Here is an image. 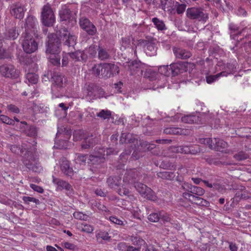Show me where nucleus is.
Masks as SVG:
<instances>
[{
  "mask_svg": "<svg viewBox=\"0 0 251 251\" xmlns=\"http://www.w3.org/2000/svg\"><path fill=\"white\" fill-rule=\"evenodd\" d=\"M164 132L170 134H186L188 133L186 130L176 127L166 128L164 129Z\"/></svg>",
  "mask_w": 251,
  "mask_h": 251,
  "instance_id": "b1692460",
  "label": "nucleus"
},
{
  "mask_svg": "<svg viewBox=\"0 0 251 251\" xmlns=\"http://www.w3.org/2000/svg\"><path fill=\"white\" fill-rule=\"evenodd\" d=\"M59 15L61 22H64L66 24H70V25H73L75 23V18L72 15L67 6L64 5L62 7Z\"/></svg>",
  "mask_w": 251,
  "mask_h": 251,
  "instance_id": "6e6552de",
  "label": "nucleus"
},
{
  "mask_svg": "<svg viewBox=\"0 0 251 251\" xmlns=\"http://www.w3.org/2000/svg\"><path fill=\"white\" fill-rule=\"evenodd\" d=\"M99 57L101 59H105L108 58V54L105 50L100 49L99 50Z\"/></svg>",
  "mask_w": 251,
  "mask_h": 251,
  "instance_id": "8fccbe9b",
  "label": "nucleus"
},
{
  "mask_svg": "<svg viewBox=\"0 0 251 251\" xmlns=\"http://www.w3.org/2000/svg\"><path fill=\"white\" fill-rule=\"evenodd\" d=\"M101 70H102V64H97L93 67L92 73L96 75H101Z\"/></svg>",
  "mask_w": 251,
  "mask_h": 251,
  "instance_id": "79ce46f5",
  "label": "nucleus"
},
{
  "mask_svg": "<svg viewBox=\"0 0 251 251\" xmlns=\"http://www.w3.org/2000/svg\"><path fill=\"white\" fill-rule=\"evenodd\" d=\"M8 108L10 111L14 113H18L20 111L19 109L14 105L11 104L8 105Z\"/></svg>",
  "mask_w": 251,
  "mask_h": 251,
  "instance_id": "bf43d9fd",
  "label": "nucleus"
},
{
  "mask_svg": "<svg viewBox=\"0 0 251 251\" xmlns=\"http://www.w3.org/2000/svg\"><path fill=\"white\" fill-rule=\"evenodd\" d=\"M53 182L56 184V189L57 190H62L63 189L69 190L71 188V185L68 183L63 180L53 178Z\"/></svg>",
  "mask_w": 251,
  "mask_h": 251,
  "instance_id": "412c9836",
  "label": "nucleus"
},
{
  "mask_svg": "<svg viewBox=\"0 0 251 251\" xmlns=\"http://www.w3.org/2000/svg\"><path fill=\"white\" fill-rule=\"evenodd\" d=\"M181 121L188 124L196 123L199 121V117L195 115H186L181 117Z\"/></svg>",
  "mask_w": 251,
  "mask_h": 251,
  "instance_id": "a878e982",
  "label": "nucleus"
},
{
  "mask_svg": "<svg viewBox=\"0 0 251 251\" xmlns=\"http://www.w3.org/2000/svg\"><path fill=\"white\" fill-rule=\"evenodd\" d=\"M30 186L33 190L40 193H42L44 191L42 187L38 186L35 184H31L30 185Z\"/></svg>",
  "mask_w": 251,
  "mask_h": 251,
  "instance_id": "4d7b16f0",
  "label": "nucleus"
},
{
  "mask_svg": "<svg viewBox=\"0 0 251 251\" xmlns=\"http://www.w3.org/2000/svg\"><path fill=\"white\" fill-rule=\"evenodd\" d=\"M201 142L204 144H206L208 147L211 149H216V143L214 141V139L205 138L201 140Z\"/></svg>",
  "mask_w": 251,
  "mask_h": 251,
  "instance_id": "58836bf2",
  "label": "nucleus"
},
{
  "mask_svg": "<svg viewBox=\"0 0 251 251\" xmlns=\"http://www.w3.org/2000/svg\"><path fill=\"white\" fill-rule=\"evenodd\" d=\"M68 147V142L66 140L59 141L58 142L57 140L55 141L54 147L57 149H67Z\"/></svg>",
  "mask_w": 251,
  "mask_h": 251,
  "instance_id": "c9c22d12",
  "label": "nucleus"
},
{
  "mask_svg": "<svg viewBox=\"0 0 251 251\" xmlns=\"http://www.w3.org/2000/svg\"><path fill=\"white\" fill-rule=\"evenodd\" d=\"M229 248L231 251H237V246L232 243L229 245Z\"/></svg>",
  "mask_w": 251,
  "mask_h": 251,
  "instance_id": "774afa93",
  "label": "nucleus"
},
{
  "mask_svg": "<svg viewBox=\"0 0 251 251\" xmlns=\"http://www.w3.org/2000/svg\"><path fill=\"white\" fill-rule=\"evenodd\" d=\"M41 17L43 24L47 26L52 25L55 20L54 13L48 4L43 7Z\"/></svg>",
  "mask_w": 251,
  "mask_h": 251,
  "instance_id": "20e7f679",
  "label": "nucleus"
},
{
  "mask_svg": "<svg viewBox=\"0 0 251 251\" xmlns=\"http://www.w3.org/2000/svg\"><path fill=\"white\" fill-rule=\"evenodd\" d=\"M172 0H161V6L165 11H170L172 7Z\"/></svg>",
  "mask_w": 251,
  "mask_h": 251,
  "instance_id": "bb28decb",
  "label": "nucleus"
},
{
  "mask_svg": "<svg viewBox=\"0 0 251 251\" xmlns=\"http://www.w3.org/2000/svg\"><path fill=\"white\" fill-rule=\"evenodd\" d=\"M134 187L144 198L153 201L156 200L154 193L146 185L142 183H137L135 185Z\"/></svg>",
  "mask_w": 251,
  "mask_h": 251,
  "instance_id": "1a4fd4ad",
  "label": "nucleus"
},
{
  "mask_svg": "<svg viewBox=\"0 0 251 251\" xmlns=\"http://www.w3.org/2000/svg\"><path fill=\"white\" fill-rule=\"evenodd\" d=\"M158 176L162 178L169 179L173 177V174H170L168 172H163L159 173Z\"/></svg>",
  "mask_w": 251,
  "mask_h": 251,
  "instance_id": "09e8293b",
  "label": "nucleus"
},
{
  "mask_svg": "<svg viewBox=\"0 0 251 251\" xmlns=\"http://www.w3.org/2000/svg\"><path fill=\"white\" fill-rule=\"evenodd\" d=\"M159 73L163 75L158 79L160 87H163L167 82L166 76H169L171 75V69L168 65L161 66L158 68Z\"/></svg>",
  "mask_w": 251,
  "mask_h": 251,
  "instance_id": "ddd939ff",
  "label": "nucleus"
},
{
  "mask_svg": "<svg viewBox=\"0 0 251 251\" xmlns=\"http://www.w3.org/2000/svg\"><path fill=\"white\" fill-rule=\"evenodd\" d=\"M173 51L176 57L178 58L185 59L191 56V53L185 50L174 48Z\"/></svg>",
  "mask_w": 251,
  "mask_h": 251,
  "instance_id": "5701e85b",
  "label": "nucleus"
},
{
  "mask_svg": "<svg viewBox=\"0 0 251 251\" xmlns=\"http://www.w3.org/2000/svg\"><path fill=\"white\" fill-rule=\"evenodd\" d=\"M102 152H103V150L101 149L99 152L100 154L91 155L90 156V161L93 162V163L95 162H101L104 159V156L105 155V152H106L107 155L114 153L113 150L111 148L107 149L106 150H104L103 153H102Z\"/></svg>",
  "mask_w": 251,
  "mask_h": 251,
  "instance_id": "dca6fc26",
  "label": "nucleus"
},
{
  "mask_svg": "<svg viewBox=\"0 0 251 251\" xmlns=\"http://www.w3.org/2000/svg\"><path fill=\"white\" fill-rule=\"evenodd\" d=\"M86 161V156L84 155L78 154L75 157V161L76 164H79L80 166H83L85 164Z\"/></svg>",
  "mask_w": 251,
  "mask_h": 251,
  "instance_id": "7c9ffc66",
  "label": "nucleus"
},
{
  "mask_svg": "<svg viewBox=\"0 0 251 251\" xmlns=\"http://www.w3.org/2000/svg\"><path fill=\"white\" fill-rule=\"evenodd\" d=\"M214 141L216 143V150L221 151L222 149L226 148L227 146V143L222 140L214 138Z\"/></svg>",
  "mask_w": 251,
  "mask_h": 251,
  "instance_id": "c85d7f7f",
  "label": "nucleus"
},
{
  "mask_svg": "<svg viewBox=\"0 0 251 251\" xmlns=\"http://www.w3.org/2000/svg\"><path fill=\"white\" fill-rule=\"evenodd\" d=\"M1 74L7 77L16 78L19 76V72L11 65H4L0 67Z\"/></svg>",
  "mask_w": 251,
  "mask_h": 251,
  "instance_id": "f8f14e48",
  "label": "nucleus"
},
{
  "mask_svg": "<svg viewBox=\"0 0 251 251\" xmlns=\"http://www.w3.org/2000/svg\"><path fill=\"white\" fill-rule=\"evenodd\" d=\"M48 38L46 52L49 55V61L53 65L58 66L60 64V57L58 54L60 51L58 41L55 44L52 38L48 37Z\"/></svg>",
  "mask_w": 251,
  "mask_h": 251,
  "instance_id": "f03ea898",
  "label": "nucleus"
},
{
  "mask_svg": "<svg viewBox=\"0 0 251 251\" xmlns=\"http://www.w3.org/2000/svg\"><path fill=\"white\" fill-rule=\"evenodd\" d=\"M187 16L192 19H197L200 21L205 22L208 19L207 15L203 12V10L199 8L192 7L187 9Z\"/></svg>",
  "mask_w": 251,
  "mask_h": 251,
  "instance_id": "0eeeda50",
  "label": "nucleus"
},
{
  "mask_svg": "<svg viewBox=\"0 0 251 251\" xmlns=\"http://www.w3.org/2000/svg\"><path fill=\"white\" fill-rule=\"evenodd\" d=\"M119 193L120 195H125L126 196L129 193V191L128 189H126L125 187H123L122 188H120L119 190Z\"/></svg>",
  "mask_w": 251,
  "mask_h": 251,
  "instance_id": "0e129e2a",
  "label": "nucleus"
},
{
  "mask_svg": "<svg viewBox=\"0 0 251 251\" xmlns=\"http://www.w3.org/2000/svg\"><path fill=\"white\" fill-rule=\"evenodd\" d=\"M186 6L185 4L184 3L179 4L176 9L177 13L178 14L182 13L184 11Z\"/></svg>",
  "mask_w": 251,
  "mask_h": 251,
  "instance_id": "13d9d810",
  "label": "nucleus"
},
{
  "mask_svg": "<svg viewBox=\"0 0 251 251\" xmlns=\"http://www.w3.org/2000/svg\"><path fill=\"white\" fill-rule=\"evenodd\" d=\"M97 46H91L88 49L84 51H77L71 54V57L75 61H81L85 60L87 57V53L90 56H94L97 53Z\"/></svg>",
  "mask_w": 251,
  "mask_h": 251,
  "instance_id": "39448f33",
  "label": "nucleus"
},
{
  "mask_svg": "<svg viewBox=\"0 0 251 251\" xmlns=\"http://www.w3.org/2000/svg\"><path fill=\"white\" fill-rule=\"evenodd\" d=\"M177 151L180 152L181 153H193L194 152L190 149L189 147L185 146V147H179L177 148Z\"/></svg>",
  "mask_w": 251,
  "mask_h": 251,
  "instance_id": "c03bdc74",
  "label": "nucleus"
},
{
  "mask_svg": "<svg viewBox=\"0 0 251 251\" xmlns=\"http://www.w3.org/2000/svg\"><path fill=\"white\" fill-rule=\"evenodd\" d=\"M95 193L98 196H100L101 197L104 196L105 194L100 189H97L95 191Z\"/></svg>",
  "mask_w": 251,
  "mask_h": 251,
  "instance_id": "338daca9",
  "label": "nucleus"
},
{
  "mask_svg": "<svg viewBox=\"0 0 251 251\" xmlns=\"http://www.w3.org/2000/svg\"><path fill=\"white\" fill-rule=\"evenodd\" d=\"M25 10L24 5L20 3H17L11 9V14L16 18L21 19L24 17Z\"/></svg>",
  "mask_w": 251,
  "mask_h": 251,
  "instance_id": "f3484780",
  "label": "nucleus"
},
{
  "mask_svg": "<svg viewBox=\"0 0 251 251\" xmlns=\"http://www.w3.org/2000/svg\"><path fill=\"white\" fill-rule=\"evenodd\" d=\"M129 40L127 39H123L121 44V50L126 49V48L129 47Z\"/></svg>",
  "mask_w": 251,
  "mask_h": 251,
  "instance_id": "603ef678",
  "label": "nucleus"
},
{
  "mask_svg": "<svg viewBox=\"0 0 251 251\" xmlns=\"http://www.w3.org/2000/svg\"><path fill=\"white\" fill-rule=\"evenodd\" d=\"M133 245L137 247L128 246L127 251H144L146 248L145 241L138 237H133L131 239Z\"/></svg>",
  "mask_w": 251,
  "mask_h": 251,
  "instance_id": "4468645a",
  "label": "nucleus"
},
{
  "mask_svg": "<svg viewBox=\"0 0 251 251\" xmlns=\"http://www.w3.org/2000/svg\"><path fill=\"white\" fill-rule=\"evenodd\" d=\"M192 193L184 192L183 193V196L184 198L188 199L190 201H192L194 199H195V195L192 194Z\"/></svg>",
  "mask_w": 251,
  "mask_h": 251,
  "instance_id": "5fc2aeb1",
  "label": "nucleus"
},
{
  "mask_svg": "<svg viewBox=\"0 0 251 251\" xmlns=\"http://www.w3.org/2000/svg\"><path fill=\"white\" fill-rule=\"evenodd\" d=\"M18 34L14 29L9 30L6 33V38L9 39L14 40L18 37Z\"/></svg>",
  "mask_w": 251,
  "mask_h": 251,
  "instance_id": "ea45409f",
  "label": "nucleus"
},
{
  "mask_svg": "<svg viewBox=\"0 0 251 251\" xmlns=\"http://www.w3.org/2000/svg\"><path fill=\"white\" fill-rule=\"evenodd\" d=\"M189 188L190 189V192L191 193L195 194L197 195L202 196L204 193V190L201 187L191 186L190 188Z\"/></svg>",
  "mask_w": 251,
  "mask_h": 251,
  "instance_id": "72a5a7b5",
  "label": "nucleus"
},
{
  "mask_svg": "<svg viewBox=\"0 0 251 251\" xmlns=\"http://www.w3.org/2000/svg\"><path fill=\"white\" fill-rule=\"evenodd\" d=\"M82 92L83 97L88 99V97H91L93 96V89L92 87L86 85L83 87Z\"/></svg>",
  "mask_w": 251,
  "mask_h": 251,
  "instance_id": "c756f323",
  "label": "nucleus"
},
{
  "mask_svg": "<svg viewBox=\"0 0 251 251\" xmlns=\"http://www.w3.org/2000/svg\"><path fill=\"white\" fill-rule=\"evenodd\" d=\"M49 37L52 38L55 43L58 41L59 46L61 40L64 41L65 45L68 46H74L76 41V36L71 34L66 28L57 31L56 35L50 34Z\"/></svg>",
  "mask_w": 251,
  "mask_h": 251,
  "instance_id": "7ed1b4c3",
  "label": "nucleus"
},
{
  "mask_svg": "<svg viewBox=\"0 0 251 251\" xmlns=\"http://www.w3.org/2000/svg\"><path fill=\"white\" fill-rule=\"evenodd\" d=\"M234 158L236 160L240 161L247 158V155L243 152H240L234 155Z\"/></svg>",
  "mask_w": 251,
  "mask_h": 251,
  "instance_id": "de8ad7c7",
  "label": "nucleus"
},
{
  "mask_svg": "<svg viewBox=\"0 0 251 251\" xmlns=\"http://www.w3.org/2000/svg\"><path fill=\"white\" fill-rule=\"evenodd\" d=\"M110 76L119 73V67L114 64H110Z\"/></svg>",
  "mask_w": 251,
  "mask_h": 251,
  "instance_id": "49530a36",
  "label": "nucleus"
},
{
  "mask_svg": "<svg viewBox=\"0 0 251 251\" xmlns=\"http://www.w3.org/2000/svg\"><path fill=\"white\" fill-rule=\"evenodd\" d=\"M23 200L25 201V202H28V201H33V202H35L36 201V199L33 198H32V197H25L23 198Z\"/></svg>",
  "mask_w": 251,
  "mask_h": 251,
  "instance_id": "69168bd1",
  "label": "nucleus"
},
{
  "mask_svg": "<svg viewBox=\"0 0 251 251\" xmlns=\"http://www.w3.org/2000/svg\"><path fill=\"white\" fill-rule=\"evenodd\" d=\"M194 66L193 64L188 62L176 63L171 64L170 69H171V74L175 75L179 73L187 71L188 67L190 68Z\"/></svg>",
  "mask_w": 251,
  "mask_h": 251,
  "instance_id": "9b49d317",
  "label": "nucleus"
},
{
  "mask_svg": "<svg viewBox=\"0 0 251 251\" xmlns=\"http://www.w3.org/2000/svg\"><path fill=\"white\" fill-rule=\"evenodd\" d=\"M60 168L62 171L66 175L71 176L73 175V170L70 167L68 160L63 159L61 162Z\"/></svg>",
  "mask_w": 251,
  "mask_h": 251,
  "instance_id": "aec40b11",
  "label": "nucleus"
},
{
  "mask_svg": "<svg viewBox=\"0 0 251 251\" xmlns=\"http://www.w3.org/2000/svg\"><path fill=\"white\" fill-rule=\"evenodd\" d=\"M62 246L65 248L66 249L70 250H74L75 249V246L71 244L69 242H64L61 244Z\"/></svg>",
  "mask_w": 251,
  "mask_h": 251,
  "instance_id": "6e6d98bb",
  "label": "nucleus"
},
{
  "mask_svg": "<svg viewBox=\"0 0 251 251\" xmlns=\"http://www.w3.org/2000/svg\"><path fill=\"white\" fill-rule=\"evenodd\" d=\"M236 62L227 64L219 62L215 69L211 68L206 73L207 83L211 84L222 77H226L228 75L234 73L236 71Z\"/></svg>",
  "mask_w": 251,
  "mask_h": 251,
  "instance_id": "f257e3e1",
  "label": "nucleus"
},
{
  "mask_svg": "<svg viewBox=\"0 0 251 251\" xmlns=\"http://www.w3.org/2000/svg\"><path fill=\"white\" fill-rule=\"evenodd\" d=\"M26 78L30 83L35 84L38 82V76L33 73H28L26 75Z\"/></svg>",
  "mask_w": 251,
  "mask_h": 251,
  "instance_id": "2f4dec72",
  "label": "nucleus"
},
{
  "mask_svg": "<svg viewBox=\"0 0 251 251\" xmlns=\"http://www.w3.org/2000/svg\"><path fill=\"white\" fill-rule=\"evenodd\" d=\"M152 22L158 30H162L165 29V26L163 21L155 18L152 19Z\"/></svg>",
  "mask_w": 251,
  "mask_h": 251,
  "instance_id": "f704fd0d",
  "label": "nucleus"
},
{
  "mask_svg": "<svg viewBox=\"0 0 251 251\" xmlns=\"http://www.w3.org/2000/svg\"><path fill=\"white\" fill-rule=\"evenodd\" d=\"M97 115L103 119H108L111 116V112L108 110H102L98 113Z\"/></svg>",
  "mask_w": 251,
  "mask_h": 251,
  "instance_id": "a19ab883",
  "label": "nucleus"
},
{
  "mask_svg": "<svg viewBox=\"0 0 251 251\" xmlns=\"http://www.w3.org/2000/svg\"><path fill=\"white\" fill-rule=\"evenodd\" d=\"M22 46L24 50L27 53H31L37 50L38 44L34 39L28 34H26L24 37Z\"/></svg>",
  "mask_w": 251,
  "mask_h": 251,
  "instance_id": "423d86ee",
  "label": "nucleus"
},
{
  "mask_svg": "<svg viewBox=\"0 0 251 251\" xmlns=\"http://www.w3.org/2000/svg\"><path fill=\"white\" fill-rule=\"evenodd\" d=\"M52 91L53 93L59 91L66 86V80L63 75L58 74H54L52 77Z\"/></svg>",
  "mask_w": 251,
  "mask_h": 251,
  "instance_id": "9d476101",
  "label": "nucleus"
},
{
  "mask_svg": "<svg viewBox=\"0 0 251 251\" xmlns=\"http://www.w3.org/2000/svg\"><path fill=\"white\" fill-rule=\"evenodd\" d=\"M79 25L89 34L93 35L96 31L95 26L86 18H81L80 19Z\"/></svg>",
  "mask_w": 251,
  "mask_h": 251,
  "instance_id": "2eb2a0df",
  "label": "nucleus"
},
{
  "mask_svg": "<svg viewBox=\"0 0 251 251\" xmlns=\"http://www.w3.org/2000/svg\"><path fill=\"white\" fill-rule=\"evenodd\" d=\"M192 202L201 206H207L209 205V202L207 201L196 196H195V199Z\"/></svg>",
  "mask_w": 251,
  "mask_h": 251,
  "instance_id": "cd10ccee",
  "label": "nucleus"
},
{
  "mask_svg": "<svg viewBox=\"0 0 251 251\" xmlns=\"http://www.w3.org/2000/svg\"><path fill=\"white\" fill-rule=\"evenodd\" d=\"M72 53H70V54H66L64 56H63V58H62V65L63 66H66L68 64V56H70V57L73 59L71 56V55Z\"/></svg>",
  "mask_w": 251,
  "mask_h": 251,
  "instance_id": "680f3d73",
  "label": "nucleus"
},
{
  "mask_svg": "<svg viewBox=\"0 0 251 251\" xmlns=\"http://www.w3.org/2000/svg\"><path fill=\"white\" fill-rule=\"evenodd\" d=\"M102 70H101V75L104 77H110V64H103Z\"/></svg>",
  "mask_w": 251,
  "mask_h": 251,
  "instance_id": "473e14b6",
  "label": "nucleus"
},
{
  "mask_svg": "<svg viewBox=\"0 0 251 251\" xmlns=\"http://www.w3.org/2000/svg\"><path fill=\"white\" fill-rule=\"evenodd\" d=\"M144 75L145 77L149 78L151 80L159 79L158 75L157 74L154 69L152 68L148 69L145 72ZM157 83L158 84V86H159L158 80H157Z\"/></svg>",
  "mask_w": 251,
  "mask_h": 251,
  "instance_id": "4be33fe9",
  "label": "nucleus"
},
{
  "mask_svg": "<svg viewBox=\"0 0 251 251\" xmlns=\"http://www.w3.org/2000/svg\"><path fill=\"white\" fill-rule=\"evenodd\" d=\"M75 218L82 220L86 221L88 218V216L80 212H75L73 214Z\"/></svg>",
  "mask_w": 251,
  "mask_h": 251,
  "instance_id": "37998d69",
  "label": "nucleus"
},
{
  "mask_svg": "<svg viewBox=\"0 0 251 251\" xmlns=\"http://www.w3.org/2000/svg\"><path fill=\"white\" fill-rule=\"evenodd\" d=\"M79 228H80L81 230L82 231L90 233H92L94 230V227L93 226L88 225V224H82L80 226Z\"/></svg>",
  "mask_w": 251,
  "mask_h": 251,
  "instance_id": "4c0bfd02",
  "label": "nucleus"
},
{
  "mask_svg": "<svg viewBox=\"0 0 251 251\" xmlns=\"http://www.w3.org/2000/svg\"><path fill=\"white\" fill-rule=\"evenodd\" d=\"M0 120L3 123H5L8 125L12 124L13 121L9 119L8 117L1 115H0Z\"/></svg>",
  "mask_w": 251,
  "mask_h": 251,
  "instance_id": "a18cd8bd",
  "label": "nucleus"
},
{
  "mask_svg": "<svg viewBox=\"0 0 251 251\" xmlns=\"http://www.w3.org/2000/svg\"><path fill=\"white\" fill-rule=\"evenodd\" d=\"M110 221L115 224L118 225H123V221L121 220L120 219H118L117 217L114 216H111L109 218Z\"/></svg>",
  "mask_w": 251,
  "mask_h": 251,
  "instance_id": "864d4df0",
  "label": "nucleus"
},
{
  "mask_svg": "<svg viewBox=\"0 0 251 251\" xmlns=\"http://www.w3.org/2000/svg\"><path fill=\"white\" fill-rule=\"evenodd\" d=\"M130 72L131 75H143V70L137 64H132L130 67Z\"/></svg>",
  "mask_w": 251,
  "mask_h": 251,
  "instance_id": "393cba45",
  "label": "nucleus"
},
{
  "mask_svg": "<svg viewBox=\"0 0 251 251\" xmlns=\"http://www.w3.org/2000/svg\"><path fill=\"white\" fill-rule=\"evenodd\" d=\"M128 246L126 243L121 242L118 245V249L121 251H126Z\"/></svg>",
  "mask_w": 251,
  "mask_h": 251,
  "instance_id": "052dcab7",
  "label": "nucleus"
},
{
  "mask_svg": "<svg viewBox=\"0 0 251 251\" xmlns=\"http://www.w3.org/2000/svg\"><path fill=\"white\" fill-rule=\"evenodd\" d=\"M83 136L82 131L81 130L75 131L74 133V139L75 141H78L82 139Z\"/></svg>",
  "mask_w": 251,
  "mask_h": 251,
  "instance_id": "3c124183",
  "label": "nucleus"
},
{
  "mask_svg": "<svg viewBox=\"0 0 251 251\" xmlns=\"http://www.w3.org/2000/svg\"><path fill=\"white\" fill-rule=\"evenodd\" d=\"M10 150L13 152L17 154H19L22 152V151L20 149V148L15 145L12 146L10 148Z\"/></svg>",
  "mask_w": 251,
  "mask_h": 251,
  "instance_id": "e2e57ef3",
  "label": "nucleus"
},
{
  "mask_svg": "<svg viewBox=\"0 0 251 251\" xmlns=\"http://www.w3.org/2000/svg\"><path fill=\"white\" fill-rule=\"evenodd\" d=\"M161 218H162L164 221H168L170 218L167 214H160L159 215L156 213L151 214L148 216V219L150 221L152 222H157Z\"/></svg>",
  "mask_w": 251,
  "mask_h": 251,
  "instance_id": "a211bd4d",
  "label": "nucleus"
},
{
  "mask_svg": "<svg viewBox=\"0 0 251 251\" xmlns=\"http://www.w3.org/2000/svg\"><path fill=\"white\" fill-rule=\"evenodd\" d=\"M96 237L98 239H101L104 240H108L110 239V237L107 232L104 231H100L96 234Z\"/></svg>",
  "mask_w": 251,
  "mask_h": 251,
  "instance_id": "e433bc0d",
  "label": "nucleus"
},
{
  "mask_svg": "<svg viewBox=\"0 0 251 251\" xmlns=\"http://www.w3.org/2000/svg\"><path fill=\"white\" fill-rule=\"evenodd\" d=\"M144 50L146 54L149 56H153L156 54V48L154 43L152 42H148L146 43Z\"/></svg>",
  "mask_w": 251,
  "mask_h": 251,
  "instance_id": "6ab92c4d",
  "label": "nucleus"
}]
</instances>
